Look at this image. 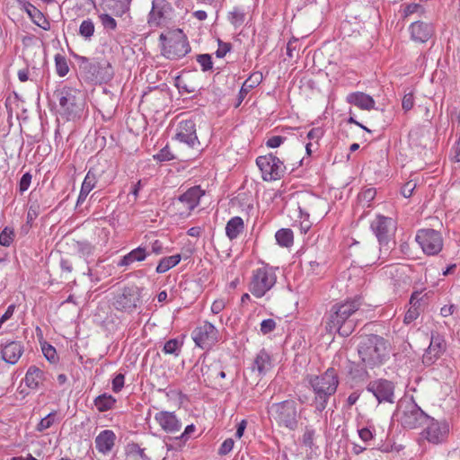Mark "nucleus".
I'll use <instances>...</instances> for the list:
<instances>
[{
	"label": "nucleus",
	"mask_w": 460,
	"mask_h": 460,
	"mask_svg": "<svg viewBox=\"0 0 460 460\" xmlns=\"http://www.w3.org/2000/svg\"><path fill=\"white\" fill-rule=\"evenodd\" d=\"M358 436L364 443H368L374 439V433L367 428H363L358 430Z\"/></svg>",
	"instance_id": "680f3d73"
},
{
	"label": "nucleus",
	"mask_w": 460,
	"mask_h": 460,
	"mask_svg": "<svg viewBox=\"0 0 460 460\" xmlns=\"http://www.w3.org/2000/svg\"><path fill=\"white\" fill-rule=\"evenodd\" d=\"M256 164L261 171V178L264 181L280 180L286 171L284 163L271 153L258 156Z\"/></svg>",
	"instance_id": "9d476101"
},
{
	"label": "nucleus",
	"mask_w": 460,
	"mask_h": 460,
	"mask_svg": "<svg viewBox=\"0 0 460 460\" xmlns=\"http://www.w3.org/2000/svg\"><path fill=\"white\" fill-rule=\"evenodd\" d=\"M192 336L196 345L204 349H210L218 341L217 330L208 322H205L200 326L197 327Z\"/></svg>",
	"instance_id": "ddd939ff"
},
{
	"label": "nucleus",
	"mask_w": 460,
	"mask_h": 460,
	"mask_svg": "<svg viewBox=\"0 0 460 460\" xmlns=\"http://www.w3.org/2000/svg\"><path fill=\"white\" fill-rule=\"evenodd\" d=\"M28 13L30 17L31 18L32 22L44 31H49L50 30V23L47 20V18L44 16V14L38 10L36 7H32V9L28 10Z\"/></svg>",
	"instance_id": "72a5a7b5"
},
{
	"label": "nucleus",
	"mask_w": 460,
	"mask_h": 460,
	"mask_svg": "<svg viewBox=\"0 0 460 460\" xmlns=\"http://www.w3.org/2000/svg\"><path fill=\"white\" fill-rule=\"evenodd\" d=\"M449 432L450 424L447 420L432 419L425 429L424 435L429 443L438 445L447 439Z\"/></svg>",
	"instance_id": "2eb2a0df"
},
{
	"label": "nucleus",
	"mask_w": 460,
	"mask_h": 460,
	"mask_svg": "<svg viewBox=\"0 0 460 460\" xmlns=\"http://www.w3.org/2000/svg\"><path fill=\"white\" fill-rule=\"evenodd\" d=\"M132 0H102L101 7L104 11H109L118 17H121L130 10Z\"/></svg>",
	"instance_id": "4be33fe9"
},
{
	"label": "nucleus",
	"mask_w": 460,
	"mask_h": 460,
	"mask_svg": "<svg viewBox=\"0 0 460 460\" xmlns=\"http://www.w3.org/2000/svg\"><path fill=\"white\" fill-rule=\"evenodd\" d=\"M263 79V75L261 72H253L243 84L240 92H239V104L243 102V100L246 97L248 93L258 86Z\"/></svg>",
	"instance_id": "cd10ccee"
},
{
	"label": "nucleus",
	"mask_w": 460,
	"mask_h": 460,
	"mask_svg": "<svg viewBox=\"0 0 460 460\" xmlns=\"http://www.w3.org/2000/svg\"><path fill=\"white\" fill-rule=\"evenodd\" d=\"M148 252L144 247H137L133 249L131 252L124 255L121 260L118 262L119 267H128L134 262H140L146 259Z\"/></svg>",
	"instance_id": "a878e982"
},
{
	"label": "nucleus",
	"mask_w": 460,
	"mask_h": 460,
	"mask_svg": "<svg viewBox=\"0 0 460 460\" xmlns=\"http://www.w3.org/2000/svg\"><path fill=\"white\" fill-rule=\"evenodd\" d=\"M116 438V434L111 429H104L95 438V447L100 453L108 454L112 450Z\"/></svg>",
	"instance_id": "412c9836"
},
{
	"label": "nucleus",
	"mask_w": 460,
	"mask_h": 460,
	"mask_svg": "<svg viewBox=\"0 0 460 460\" xmlns=\"http://www.w3.org/2000/svg\"><path fill=\"white\" fill-rule=\"evenodd\" d=\"M367 391L372 393L378 402H394V385L386 379L371 381L367 385Z\"/></svg>",
	"instance_id": "dca6fc26"
},
{
	"label": "nucleus",
	"mask_w": 460,
	"mask_h": 460,
	"mask_svg": "<svg viewBox=\"0 0 460 460\" xmlns=\"http://www.w3.org/2000/svg\"><path fill=\"white\" fill-rule=\"evenodd\" d=\"M414 105V97L412 93H407L403 96L402 102V107L405 111L412 109Z\"/></svg>",
	"instance_id": "052dcab7"
},
{
	"label": "nucleus",
	"mask_w": 460,
	"mask_h": 460,
	"mask_svg": "<svg viewBox=\"0 0 460 460\" xmlns=\"http://www.w3.org/2000/svg\"><path fill=\"white\" fill-rule=\"evenodd\" d=\"M230 14H231V22L234 25L239 26L244 22L245 14L239 8H234V11L231 12Z\"/></svg>",
	"instance_id": "49530a36"
},
{
	"label": "nucleus",
	"mask_w": 460,
	"mask_h": 460,
	"mask_svg": "<svg viewBox=\"0 0 460 460\" xmlns=\"http://www.w3.org/2000/svg\"><path fill=\"white\" fill-rule=\"evenodd\" d=\"M268 413L279 428L295 430L298 427L300 411L297 410V403L294 400H285L272 403L268 409Z\"/></svg>",
	"instance_id": "20e7f679"
},
{
	"label": "nucleus",
	"mask_w": 460,
	"mask_h": 460,
	"mask_svg": "<svg viewBox=\"0 0 460 460\" xmlns=\"http://www.w3.org/2000/svg\"><path fill=\"white\" fill-rule=\"evenodd\" d=\"M419 316V310L415 306H411L404 315L403 322L407 324L411 323Z\"/></svg>",
	"instance_id": "4d7b16f0"
},
{
	"label": "nucleus",
	"mask_w": 460,
	"mask_h": 460,
	"mask_svg": "<svg viewBox=\"0 0 460 460\" xmlns=\"http://www.w3.org/2000/svg\"><path fill=\"white\" fill-rule=\"evenodd\" d=\"M94 23L91 19L84 20L79 28V33L85 39H90L94 33Z\"/></svg>",
	"instance_id": "4c0bfd02"
},
{
	"label": "nucleus",
	"mask_w": 460,
	"mask_h": 460,
	"mask_svg": "<svg viewBox=\"0 0 460 460\" xmlns=\"http://www.w3.org/2000/svg\"><path fill=\"white\" fill-rule=\"evenodd\" d=\"M116 403V399L107 394H101L94 399V405L100 412L111 410Z\"/></svg>",
	"instance_id": "2f4dec72"
},
{
	"label": "nucleus",
	"mask_w": 460,
	"mask_h": 460,
	"mask_svg": "<svg viewBox=\"0 0 460 460\" xmlns=\"http://www.w3.org/2000/svg\"><path fill=\"white\" fill-rule=\"evenodd\" d=\"M376 195V189L368 188L359 192L358 196V200L363 207H369L371 201L375 199Z\"/></svg>",
	"instance_id": "c9c22d12"
},
{
	"label": "nucleus",
	"mask_w": 460,
	"mask_h": 460,
	"mask_svg": "<svg viewBox=\"0 0 460 460\" xmlns=\"http://www.w3.org/2000/svg\"><path fill=\"white\" fill-rule=\"evenodd\" d=\"M155 420L160 428L168 434L179 433L182 424L174 412L160 411L155 413Z\"/></svg>",
	"instance_id": "a211bd4d"
},
{
	"label": "nucleus",
	"mask_w": 460,
	"mask_h": 460,
	"mask_svg": "<svg viewBox=\"0 0 460 460\" xmlns=\"http://www.w3.org/2000/svg\"><path fill=\"white\" fill-rule=\"evenodd\" d=\"M172 6L167 0H153L152 8L148 13L147 22L153 27L163 25L172 13Z\"/></svg>",
	"instance_id": "4468645a"
},
{
	"label": "nucleus",
	"mask_w": 460,
	"mask_h": 460,
	"mask_svg": "<svg viewBox=\"0 0 460 460\" xmlns=\"http://www.w3.org/2000/svg\"><path fill=\"white\" fill-rule=\"evenodd\" d=\"M410 32L413 41L425 43L431 38L434 30L431 24L418 21L411 24Z\"/></svg>",
	"instance_id": "aec40b11"
},
{
	"label": "nucleus",
	"mask_w": 460,
	"mask_h": 460,
	"mask_svg": "<svg viewBox=\"0 0 460 460\" xmlns=\"http://www.w3.org/2000/svg\"><path fill=\"white\" fill-rule=\"evenodd\" d=\"M451 158L454 162H460V135L451 149Z\"/></svg>",
	"instance_id": "e2e57ef3"
},
{
	"label": "nucleus",
	"mask_w": 460,
	"mask_h": 460,
	"mask_svg": "<svg viewBox=\"0 0 460 460\" xmlns=\"http://www.w3.org/2000/svg\"><path fill=\"white\" fill-rule=\"evenodd\" d=\"M358 356L366 367L374 368L384 364L389 351L385 340L378 335H368L358 345Z\"/></svg>",
	"instance_id": "f03ea898"
},
{
	"label": "nucleus",
	"mask_w": 460,
	"mask_h": 460,
	"mask_svg": "<svg viewBox=\"0 0 460 460\" xmlns=\"http://www.w3.org/2000/svg\"><path fill=\"white\" fill-rule=\"evenodd\" d=\"M226 305V301L225 298H217L211 305V312L217 314L225 309Z\"/></svg>",
	"instance_id": "5fc2aeb1"
},
{
	"label": "nucleus",
	"mask_w": 460,
	"mask_h": 460,
	"mask_svg": "<svg viewBox=\"0 0 460 460\" xmlns=\"http://www.w3.org/2000/svg\"><path fill=\"white\" fill-rule=\"evenodd\" d=\"M416 182L413 181H407L402 187V190H401V193L402 195L404 197V198H410L414 190L416 189Z\"/></svg>",
	"instance_id": "864d4df0"
},
{
	"label": "nucleus",
	"mask_w": 460,
	"mask_h": 460,
	"mask_svg": "<svg viewBox=\"0 0 460 460\" xmlns=\"http://www.w3.org/2000/svg\"><path fill=\"white\" fill-rule=\"evenodd\" d=\"M244 231V223L242 217H232L226 226V234L232 241L240 236Z\"/></svg>",
	"instance_id": "c85d7f7f"
},
{
	"label": "nucleus",
	"mask_w": 460,
	"mask_h": 460,
	"mask_svg": "<svg viewBox=\"0 0 460 460\" xmlns=\"http://www.w3.org/2000/svg\"><path fill=\"white\" fill-rule=\"evenodd\" d=\"M55 66L59 76H65L69 71L66 58L59 54L55 57Z\"/></svg>",
	"instance_id": "58836bf2"
},
{
	"label": "nucleus",
	"mask_w": 460,
	"mask_h": 460,
	"mask_svg": "<svg viewBox=\"0 0 460 460\" xmlns=\"http://www.w3.org/2000/svg\"><path fill=\"white\" fill-rule=\"evenodd\" d=\"M163 41V54L169 59H178L184 57L190 50L186 36L181 31L161 34Z\"/></svg>",
	"instance_id": "0eeeda50"
},
{
	"label": "nucleus",
	"mask_w": 460,
	"mask_h": 460,
	"mask_svg": "<svg viewBox=\"0 0 460 460\" xmlns=\"http://www.w3.org/2000/svg\"><path fill=\"white\" fill-rule=\"evenodd\" d=\"M276 328V322L273 319H266L261 323V332L268 334Z\"/></svg>",
	"instance_id": "603ef678"
},
{
	"label": "nucleus",
	"mask_w": 460,
	"mask_h": 460,
	"mask_svg": "<svg viewBox=\"0 0 460 460\" xmlns=\"http://www.w3.org/2000/svg\"><path fill=\"white\" fill-rule=\"evenodd\" d=\"M323 137V130L320 128H314L307 133V138L310 142L318 144L319 139Z\"/></svg>",
	"instance_id": "13d9d810"
},
{
	"label": "nucleus",
	"mask_w": 460,
	"mask_h": 460,
	"mask_svg": "<svg viewBox=\"0 0 460 460\" xmlns=\"http://www.w3.org/2000/svg\"><path fill=\"white\" fill-rule=\"evenodd\" d=\"M196 430V427L193 424L188 425L184 431L181 434L180 438L186 441L190 435L192 434Z\"/></svg>",
	"instance_id": "774afa93"
},
{
	"label": "nucleus",
	"mask_w": 460,
	"mask_h": 460,
	"mask_svg": "<svg viewBox=\"0 0 460 460\" xmlns=\"http://www.w3.org/2000/svg\"><path fill=\"white\" fill-rule=\"evenodd\" d=\"M181 260V256L180 254H175L168 257H164L158 262L156 267L157 273H164L175 267Z\"/></svg>",
	"instance_id": "473e14b6"
},
{
	"label": "nucleus",
	"mask_w": 460,
	"mask_h": 460,
	"mask_svg": "<svg viewBox=\"0 0 460 460\" xmlns=\"http://www.w3.org/2000/svg\"><path fill=\"white\" fill-rule=\"evenodd\" d=\"M179 347V341L176 339H172L165 342L163 351L165 354H173L178 350Z\"/></svg>",
	"instance_id": "3c124183"
},
{
	"label": "nucleus",
	"mask_w": 460,
	"mask_h": 460,
	"mask_svg": "<svg viewBox=\"0 0 460 460\" xmlns=\"http://www.w3.org/2000/svg\"><path fill=\"white\" fill-rule=\"evenodd\" d=\"M309 384L315 394V408L323 411L327 405V401L338 387L339 380L336 370L328 368L321 376H313L309 378Z\"/></svg>",
	"instance_id": "7ed1b4c3"
},
{
	"label": "nucleus",
	"mask_w": 460,
	"mask_h": 460,
	"mask_svg": "<svg viewBox=\"0 0 460 460\" xmlns=\"http://www.w3.org/2000/svg\"><path fill=\"white\" fill-rule=\"evenodd\" d=\"M234 444V440L232 438L226 439L222 443V445H221V447H220V448L218 450L219 454L220 455H226V454H228L233 449Z\"/></svg>",
	"instance_id": "0e129e2a"
},
{
	"label": "nucleus",
	"mask_w": 460,
	"mask_h": 460,
	"mask_svg": "<svg viewBox=\"0 0 460 460\" xmlns=\"http://www.w3.org/2000/svg\"><path fill=\"white\" fill-rule=\"evenodd\" d=\"M23 353V348L19 341H11L5 344L2 349V358L9 363L15 364Z\"/></svg>",
	"instance_id": "b1692460"
},
{
	"label": "nucleus",
	"mask_w": 460,
	"mask_h": 460,
	"mask_svg": "<svg viewBox=\"0 0 460 460\" xmlns=\"http://www.w3.org/2000/svg\"><path fill=\"white\" fill-rule=\"evenodd\" d=\"M200 372L206 385L209 387L222 386L221 380L226 377V373L219 361L203 359Z\"/></svg>",
	"instance_id": "f8f14e48"
},
{
	"label": "nucleus",
	"mask_w": 460,
	"mask_h": 460,
	"mask_svg": "<svg viewBox=\"0 0 460 460\" xmlns=\"http://www.w3.org/2000/svg\"><path fill=\"white\" fill-rule=\"evenodd\" d=\"M456 311V305L454 304L446 305L440 309V314L443 317H448L452 315Z\"/></svg>",
	"instance_id": "338daca9"
},
{
	"label": "nucleus",
	"mask_w": 460,
	"mask_h": 460,
	"mask_svg": "<svg viewBox=\"0 0 460 460\" xmlns=\"http://www.w3.org/2000/svg\"><path fill=\"white\" fill-rule=\"evenodd\" d=\"M421 9V6L418 4H409L404 7L403 14L405 17H407L414 13H418Z\"/></svg>",
	"instance_id": "69168bd1"
},
{
	"label": "nucleus",
	"mask_w": 460,
	"mask_h": 460,
	"mask_svg": "<svg viewBox=\"0 0 460 460\" xmlns=\"http://www.w3.org/2000/svg\"><path fill=\"white\" fill-rule=\"evenodd\" d=\"M197 61L200 65L203 71H208L212 68L211 57L208 54L199 55Z\"/></svg>",
	"instance_id": "09e8293b"
},
{
	"label": "nucleus",
	"mask_w": 460,
	"mask_h": 460,
	"mask_svg": "<svg viewBox=\"0 0 460 460\" xmlns=\"http://www.w3.org/2000/svg\"><path fill=\"white\" fill-rule=\"evenodd\" d=\"M14 236L13 228L5 226L0 233V245L9 247L14 240Z\"/></svg>",
	"instance_id": "e433bc0d"
},
{
	"label": "nucleus",
	"mask_w": 460,
	"mask_h": 460,
	"mask_svg": "<svg viewBox=\"0 0 460 460\" xmlns=\"http://www.w3.org/2000/svg\"><path fill=\"white\" fill-rule=\"evenodd\" d=\"M447 350V341L443 335L438 332H432L430 343L422 357V361L426 365H431Z\"/></svg>",
	"instance_id": "f3484780"
},
{
	"label": "nucleus",
	"mask_w": 460,
	"mask_h": 460,
	"mask_svg": "<svg viewBox=\"0 0 460 460\" xmlns=\"http://www.w3.org/2000/svg\"><path fill=\"white\" fill-rule=\"evenodd\" d=\"M124 375L118 374L112 380V390L119 393L124 386Z\"/></svg>",
	"instance_id": "bf43d9fd"
},
{
	"label": "nucleus",
	"mask_w": 460,
	"mask_h": 460,
	"mask_svg": "<svg viewBox=\"0 0 460 460\" xmlns=\"http://www.w3.org/2000/svg\"><path fill=\"white\" fill-rule=\"evenodd\" d=\"M392 219L384 216H377L371 223V228L379 241L386 239L391 230Z\"/></svg>",
	"instance_id": "393cba45"
},
{
	"label": "nucleus",
	"mask_w": 460,
	"mask_h": 460,
	"mask_svg": "<svg viewBox=\"0 0 460 460\" xmlns=\"http://www.w3.org/2000/svg\"><path fill=\"white\" fill-rule=\"evenodd\" d=\"M232 45L228 42H224L218 40V48L216 50V56L219 58L226 57V55L231 50Z\"/></svg>",
	"instance_id": "8fccbe9b"
},
{
	"label": "nucleus",
	"mask_w": 460,
	"mask_h": 460,
	"mask_svg": "<svg viewBox=\"0 0 460 460\" xmlns=\"http://www.w3.org/2000/svg\"><path fill=\"white\" fill-rule=\"evenodd\" d=\"M176 139L189 147H195L199 144L197 133L196 125L192 120H183L179 123Z\"/></svg>",
	"instance_id": "6ab92c4d"
},
{
	"label": "nucleus",
	"mask_w": 460,
	"mask_h": 460,
	"mask_svg": "<svg viewBox=\"0 0 460 460\" xmlns=\"http://www.w3.org/2000/svg\"><path fill=\"white\" fill-rule=\"evenodd\" d=\"M141 302V289L136 285L120 288L113 296L112 306L121 312L132 313Z\"/></svg>",
	"instance_id": "6e6552de"
},
{
	"label": "nucleus",
	"mask_w": 460,
	"mask_h": 460,
	"mask_svg": "<svg viewBox=\"0 0 460 460\" xmlns=\"http://www.w3.org/2000/svg\"><path fill=\"white\" fill-rule=\"evenodd\" d=\"M421 413L412 407L411 410L403 411L400 413V421L402 425L408 429H414L419 424Z\"/></svg>",
	"instance_id": "c756f323"
},
{
	"label": "nucleus",
	"mask_w": 460,
	"mask_h": 460,
	"mask_svg": "<svg viewBox=\"0 0 460 460\" xmlns=\"http://www.w3.org/2000/svg\"><path fill=\"white\" fill-rule=\"evenodd\" d=\"M287 138L281 136H271L266 140V146L269 148H277L280 146Z\"/></svg>",
	"instance_id": "de8ad7c7"
},
{
	"label": "nucleus",
	"mask_w": 460,
	"mask_h": 460,
	"mask_svg": "<svg viewBox=\"0 0 460 460\" xmlns=\"http://www.w3.org/2000/svg\"><path fill=\"white\" fill-rule=\"evenodd\" d=\"M276 282L275 270L268 264L261 263L252 271L249 291L255 297L261 298L275 286Z\"/></svg>",
	"instance_id": "423d86ee"
},
{
	"label": "nucleus",
	"mask_w": 460,
	"mask_h": 460,
	"mask_svg": "<svg viewBox=\"0 0 460 460\" xmlns=\"http://www.w3.org/2000/svg\"><path fill=\"white\" fill-rule=\"evenodd\" d=\"M44 381V373L39 367L31 366L26 372L24 382L30 389L39 388Z\"/></svg>",
	"instance_id": "bb28decb"
},
{
	"label": "nucleus",
	"mask_w": 460,
	"mask_h": 460,
	"mask_svg": "<svg viewBox=\"0 0 460 460\" xmlns=\"http://www.w3.org/2000/svg\"><path fill=\"white\" fill-rule=\"evenodd\" d=\"M415 240L422 252L429 256L437 255L443 249V236L440 232L435 229H420L416 234Z\"/></svg>",
	"instance_id": "9b49d317"
},
{
	"label": "nucleus",
	"mask_w": 460,
	"mask_h": 460,
	"mask_svg": "<svg viewBox=\"0 0 460 460\" xmlns=\"http://www.w3.org/2000/svg\"><path fill=\"white\" fill-rule=\"evenodd\" d=\"M362 305V297L355 296L332 305L325 323L326 332L331 335L337 332L341 337L349 336L357 326L352 316Z\"/></svg>",
	"instance_id": "f257e3e1"
},
{
	"label": "nucleus",
	"mask_w": 460,
	"mask_h": 460,
	"mask_svg": "<svg viewBox=\"0 0 460 460\" xmlns=\"http://www.w3.org/2000/svg\"><path fill=\"white\" fill-rule=\"evenodd\" d=\"M254 368L259 374L265 375L271 368L270 357L267 352L261 350L255 358Z\"/></svg>",
	"instance_id": "7c9ffc66"
},
{
	"label": "nucleus",
	"mask_w": 460,
	"mask_h": 460,
	"mask_svg": "<svg viewBox=\"0 0 460 460\" xmlns=\"http://www.w3.org/2000/svg\"><path fill=\"white\" fill-rule=\"evenodd\" d=\"M174 155L172 154L170 147L165 146L156 155H154V159L159 162H165L174 159Z\"/></svg>",
	"instance_id": "c03bdc74"
},
{
	"label": "nucleus",
	"mask_w": 460,
	"mask_h": 460,
	"mask_svg": "<svg viewBox=\"0 0 460 460\" xmlns=\"http://www.w3.org/2000/svg\"><path fill=\"white\" fill-rule=\"evenodd\" d=\"M205 191L200 186L189 188L182 194L173 199L168 207L169 214L178 219L189 217L191 212L199 206L200 199Z\"/></svg>",
	"instance_id": "39448f33"
},
{
	"label": "nucleus",
	"mask_w": 460,
	"mask_h": 460,
	"mask_svg": "<svg viewBox=\"0 0 460 460\" xmlns=\"http://www.w3.org/2000/svg\"><path fill=\"white\" fill-rule=\"evenodd\" d=\"M42 352L49 362L55 363L58 361V357L56 349L53 346L49 344L42 346Z\"/></svg>",
	"instance_id": "a18cd8bd"
},
{
	"label": "nucleus",
	"mask_w": 460,
	"mask_h": 460,
	"mask_svg": "<svg viewBox=\"0 0 460 460\" xmlns=\"http://www.w3.org/2000/svg\"><path fill=\"white\" fill-rule=\"evenodd\" d=\"M31 175L29 172L24 173L22 176L20 182H19L20 192L22 193V192L26 191L31 185Z\"/></svg>",
	"instance_id": "6e6d98bb"
},
{
	"label": "nucleus",
	"mask_w": 460,
	"mask_h": 460,
	"mask_svg": "<svg viewBox=\"0 0 460 460\" xmlns=\"http://www.w3.org/2000/svg\"><path fill=\"white\" fill-rule=\"evenodd\" d=\"M99 20L104 29L115 31L117 29L116 20L109 13H101Z\"/></svg>",
	"instance_id": "79ce46f5"
},
{
	"label": "nucleus",
	"mask_w": 460,
	"mask_h": 460,
	"mask_svg": "<svg viewBox=\"0 0 460 460\" xmlns=\"http://www.w3.org/2000/svg\"><path fill=\"white\" fill-rule=\"evenodd\" d=\"M346 100L349 103L365 111H371L376 104L370 95L362 92L351 93L347 96Z\"/></svg>",
	"instance_id": "5701e85b"
},
{
	"label": "nucleus",
	"mask_w": 460,
	"mask_h": 460,
	"mask_svg": "<svg viewBox=\"0 0 460 460\" xmlns=\"http://www.w3.org/2000/svg\"><path fill=\"white\" fill-rule=\"evenodd\" d=\"M276 241L282 247H290L293 244V232L288 228H282L277 231L275 234Z\"/></svg>",
	"instance_id": "f704fd0d"
},
{
	"label": "nucleus",
	"mask_w": 460,
	"mask_h": 460,
	"mask_svg": "<svg viewBox=\"0 0 460 460\" xmlns=\"http://www.w3.org/2000/svg\"><path fill=\"white\" fill-rule=\"evenodd\" d=\"M55 421H56V412L53 411L40 420V421L37 425L36 429L40 432L44 431V430L49 429L54 424Z\"/></svg>",
	"instance_id": "a19ab883"
},
{
	"label": "nucleus",
	"mask_w": 460,
	"mask_h": 460,
	"mask_svg": "<svg viewBox=\"0 0 460 460\" xmlns=\"http://www.w3.org/2000/svg\"><path fill=\"white\" fill-rule=\"evenodd\" d=\"M58 97L60 107L66 114L76 115L84 111L85 97L82 91L66 86L59 90Z\"/></svg>",
	"instance_id": "1a4fd4ad"
},
{
	"label": "nucleus",
	"mask_w": 460,
	"mask_h": 460,
	"mask_svg": "<svg viewBox=\"0 0 460 460\" xmlns=\"http://www.w3.org/2000/svg\"><path fill=\"white\" fill-rule=\"evenodd\" d=\"M104 69L108 70L111 69V66L109 64H104V66H102L100 63H93L90 66V70L94 76L96 81L102 82L105 79V75H101L100 70Z\"/></svg>",
	"instance_id": "37998d69"
},
{
	"label": "nucleus",
	"mask_w": 460,
	"mask_h": 460,
	"mask_svg": "<svg viewBox=\"0 0 460 460\" xmlns=\"http://www.w3.org/2000/svg\"><path fill=\"white\" fill-rule=\"evenodd\" d=\"M96 183H97V180H96L94 173H93L91 171H89L84 179L81 189L84 190V192L90 193L93 190V188L96 186Z\"/></svg>",
	"instance_id": "ea45409f"
}]
</instances>
